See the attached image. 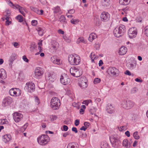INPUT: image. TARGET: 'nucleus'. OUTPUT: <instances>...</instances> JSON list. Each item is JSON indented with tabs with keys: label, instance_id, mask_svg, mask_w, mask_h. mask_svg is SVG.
<instances>
[{
	"label": "nucleus",
	"instance_id": "nucleus-51",
	"mask_svg": "<svg viewBox=\"0 0 148 148\" xmlns=\"http://www.w3.org/2000/svg\"><path fill=\"white\" fill-rule=\"evenodd\" d=\"M33 26H36L37 24V21L36 20H32L31 22Z\"/></svg>",
	"mask_w": 148,
	"mask_h": 148
},
{
	"label": "nucleus",
	"instance_id": "nucleus-3",
	"mask_svg": "<svg viewBox=\"0 0 148 148\" xmlns=\"http://www.w3.org/2000/svg\"><path fill=\"white\" fill-rule=\"evenodd\" d=\"M70 72L73 76L77 77L81 76L83 73L82 70L78 67L73 66L71 68Z\"/></svg>",
	"mask_w": 148,
	"mask_h": 148
},
{
	"label": "nucleus",
	"instance_id": "nucleus-29",
	"mask_svg": "<svg viewBox=\"0 0 148 148\" xmlns=\"http://www.w3.org/2000/svg\"><path fill=\"white\" fill-rule=\"evenodd\" d=\"M51 43L52 47L53 48L54 50H56L58 47V43L55 40L52 41Z\"/></svg>",
	"mask_w": 148,
	"mask_h": 148
},
{
	"label": "nucleus",
	"instance_id": "nucleus-14",
	"mask_svg": "<svg viewBox=\"0 0 148 148\" xmlns=\"http://www.w3.org/2000/svg\"><path fill=\"white\" fill-rule=\"evenodd\" d=\"M100 17L102 21L106 22L109 20L110 15L108 12H103L101 14Z\"/></svg>",
	"mask_w": 148,
	"mask_h": 148
},
{
	"label": "nucleus",
	"instance_id": "nucleus-38",
	"mask_svg": "<svg viewBox=\"0 0 148 148\" xmlns=\"http://www.w3.org/2000/svg\"><path fill=\"white\" fill-rule=\"evenodd\" d=\"M53 63L60 65L62 64V62L60 60L57 56L56 59L55 60Z\"/></svg>",
	"mask_w": 148,
	"mask_h": 148
},
{
	"label": "nucleus",
	"instance_id": "nucleus-17",
	"mask_svg": "<svg viewBox=\"0 0 148 148\" xmlns=\"http://www.w3.org/2000/svg\"><path fill=\"white\" fill-rule=\"evenodd\" d=\"M108 72L109 75H116V74H118L119 73L118 69L114 67H110Z\"/></svg>",
	"mask_w": 148,
	"mask_h": 148
},
{
	"label": "nucleus",
	"instance_id": "nucleus-32",
	"mask_svg": "<svg viewBox=\"0 0 148 148\" xmlns=\"http://www.w3.org/2000/svg\"><path fill=\"white\" fill-rule=\"evenodd\" d=\"M90 56L92 62L94 61V60H96L98 58V56L96 55L94 53H91Z\"/></svg>",
	"mask_w": 148,
	"mask_h": 148
},
{
	"label": "nucleus",
	"instance_id": "nucleus-23",
	"mask_svg": "<svg viewBox=\"0 0 148 148\" xmlns=\"http://www.w3.org/2000/svg\"><path fill=\"white\" fill-rule=\"evenodd\" d=\"M11 139V137L10 134L5 135L3 136V140L5 143L9 142Z\"/></svg>",
	"mask_w": 148,
	"mask_h": 148
},
{
	"label": "nucleus",
	"instance_id": "nucleus-24",
	"mask_svg": "<svg viewBox=\"0 0 148 148\" xmlns=\"http://www.w3.org/2000/svg\"><path fill=\"white\" fill-rule=\"evenodd\" d=\"M127 51V49L124 46H123L121 47L119 51V53L120 55H123L125 54Z\"/></svg>",
	"mask_w": 148,
	"mask_h": 148
},
{
	"label": "nucleus",
	"instance_id": "nucleus-54",
	"mask_svg": "<svg viewBox=\"0 0 148 148\" xmlns=\"http://www.w3.org/2000/svg\"><path fill=\"white\" fill-rule=\"evenodd\" d=\"M75 12V10L73 9H72L68 11V13L70 14H73Z\"/></svg>",
	"mask_w": 148,
	"mask_h": 148
},
{
	"label": "nucleus",
	"instance_id": "nucleus-15",
	"mask_svg": "<svg viewBox=\"0 0 148 148\" xmlns=\"http://www.w3.org/2000/svg\"><path fill=\"white\" fill-rule=\"evenodd\" d=\"M60 81L62 84L66 85L70 83V79L66 75H64L61 76Z\"/></svg>",
	"mask_w": 148,
	"mask_h": 148
},
{
	"label": "nucleus",
	"instance_id": "nucleus-1",
	"mask_svg": "<svg viewBox=\"0 0 148 148\" xmlns=\"http://www.w3.org/2000/svg\"><path fill=\"white\" fill-rule=\"evenodd\" d=\"M6 1L10 6L14 9H18L19 12L25 16V14L24 11L26 12H27V10L25 7H21L16 4H14L10 0H6Z\"/></svg>",
	"mask_w": 148,
	"mask_h": 148
},
{
	"label": "nucleus",
	"instance_id": "nucleus-13",
	"mask_svg": "<svg viewBox=\"0 0 148 148\" xmlns=\"http://www.w3.org/2000/svg\"><path fill=\"white\" fill-rule=\"evenodd\" d=\"M26 89L29 92H32L35 90V85L32 82H29L26 84L25 87Z\"/></svg>",
	"mask_w": 148,
	"mask_h": 148
},
{
	"label": "nucleus",
	"instance_id": "nucleus-2",
	"mask_svg": "<svg viewBox=\"0 0 148 148\" xmlns=\"http://www.w3.org/2000/svg\"><path fill=\"white\" fill-rule=\"evenodd\" d=\"M68 60L70 64L73 65H77L80 64L81 62L80 58L79 56L73 54L69 56Z\"/></svg>",
	"mask_w": 148,
	"mask_h": 148
},
{
	"label": "nucleus",
	"instance_id": "nucleus-55",
	"mask_svg": "<svg viewBox=\"0 0 148 148\" xmlns=\"http://www.w3.org/2000/svg\"><path fill=\"white\" fill-rule=\"evenodd\" d=\"M56 56H54L51 57V61L53 63L55 61V60L56 59Z\"/></svg>",
	"mask_w": 148,
	"mask_h": 148
},
{
	"label": "nucleus",
	"instance_id": "nucleus-53",
	"mask_svg": "<svg viewBox=\"0 0 148 148\" xmlns=\"http://www.w3.org/2000/svg\"><path fill=\"white\" fill-rule=\"evenodd\" d=\"M13 45L16 48H18L19 47V44L17 42H14L13 43Z\"/></svg>",
	"mask_w": 148,
	"mask_h": 148
},
{
	"label": "nucleus",
	"instance_id": "nucleus-41",
	"mask_svg": "<svg viewBox=\"0 0 148 148\" xmlns=\"http://www.w3.org/2000/svg\"><path fill=\"white\" fill-rule=\"evenodd\" d=\"M8 122L6 119H0V124L2 125L7 124Z\"/></svg>",
	"mask_w": 148,
	"mask_h": 148
},
{
	"label": "nucleus",
	"instance_id": "nucleus-10",
	"mask_svg": "<svg viewBox=\"0 0 148 148\" xmlns=\"http://www.w3.org/2000/svg\"><path fill=\"white\" fill-rule=\"evenodd\" d=\"M128 34L130 38H135L137 34L136 28L134 27L130 28L128 31Z\"/></svg>",
	"mask_w": 148,
	"mask_h": 148
},
{
	"label": "nucleus",
	"instance_id": "nucleus-62",
	"mask_svg": "<svg viewBox=\"0 0 148 148\" xmlns=\"http://www.w3.org/2000/svg\"><path fill=\"white\" fill-rule=\"evenodd\" d=\"M125 75H127L129 76H130L131 75V72L128 70H127L125 72Z\"/></svg>",
	"mask_w": 148,
	"mask_h": 148
},
{
	"label": "nucleus",
	"instance_id": "nucleus-61",
	"mask_svg": "<svg viewBox=\"0 0 148 148\" xmlns=\"http://www.w3.org/2000/svg\"><path fill=\"white\" fill-rule=\"evenodd\" d=\"M142 18L140 17H137L136 18L137 22H141L142 21Z\"/></svg>",
	"mask_w": 148,
	"mask_h": 148
},
{
	"label": "nucleus",
	"instance_id": "nucleus-48",
	"mask_svg": "<svg viewBox=\"0 0 148 148\" xmlns=\"http://www.w3.org/2000/svg\"><path fill=\"white\" fill-rule=\"evenodd\" d=\"M50 118L51 121H53L57 119V116L56 115H51L50 116Z\"/></svg>",
	"mask_w": 148,
	"mask_h": 148
},
{
	"label": "nucleus",
	"instance_id": "nucleus-56",
	"mask_svg": "<svg viewBox=\"0 0 148 148\" xmlns=\"http://www.w3.org/2000/svg\"><path fill=\"white\" fill-rule=\"evenodd\" d=\"M96 101L97 103V106H99V104L98 103H100L101 102L100 104L101 103V100L100 98H97L95 100Z\"/></svg>",
	"mask_w": 148,
	"mask_h": 148
},
{
	"label": "nucleus",
	"instance_id": "nucleus-57",
	"mask_svg": "<svg viewBox=\"0 0 148 148\" xmlns=\"http://www.w3.org/2000/svg\"><path fill=\"white\" fill-rule=\"evenodd\" d=\"M79 123V119H76L75 121V125L76 126H77Z\"/></svg>",
	"mask_w": 148,
	"mask_h": 148
},
{
	"label": "nucleus",
	"instance_id": "nucleus-27",
	"mask_svg": "<svg viewBox=\"0 0 148 148\" xmlns=\"http://www.w3.org/2000/svg\"><path fill=\"white\" fill-rule=\"evenodd\" d=\"M131 0H119V4L121 5H126L129 4Z\"/></svg>",
	"mask_w": 148,
	"mask_h": 148
},
{
	"label": "nucleus",
	"instance_id": "nucleus-16",
	"mask_svg": "<svg viewBox=\"0 0 148 148\" xmlns=\"http://www.w3.org/2000/svg\"><path fill=\"white\" fill-rule=\"evenodd\" d=\"M13 119L16 122H18L22 119L23 115L20 113L16 112L13 114Z\"/></svg>",
	"mask_w": 148,
	"mask_h": 148
},
{
	"label": "nucleus",
	"instance_id": "nucleus-34",
	"mask_svg": "<svg viewBox=\"0 0 148 148\" xmlns=\"http://www.w3.org/2000/svg\"><path fill=\"white\" fill-rule=\"evenodd\" d=\"M101 148H109L108 143L105 141L102 142L101 143Z\"/></svg>",
	"mask_w": 148,
	"mask_h": 148
},
{
	"label": "nucleus",
	"instance_id": "nucleus-4",
	"mask_svg": "<svg viewBox=\"0 0 148 148\" xmlns=\"http://www.w3.org/2000/svg\"><path fill=\"white\" fill-rule=\"evenodd\" d=\"M49 138L47 135H42L39 136L37 138L38 143L41 145H45L49 141Z\"/></svg>",
	"mask_w": 148,
	"mask_h": 148
},
{
	"label": "nucleus",
	"instance_id": "nucleus-25",
	"mask_svg": "<svg viewBox=\"0 0 148 148\" xmlns=\"http://www.w3.org/2000/svg\"><path fill=\"white\" fill-rule=\"evenodd\" d=\"M110 4V0H101V4L104 8L109 6Z\"/></svg>",
	"mask_w": 148,
	"mask_h": 148
},
{
	"label": "nucleus",
	"instance_id": "nucleus-52",
	"mask_svg": "<svg viewBox=\"0 0 148 148\" xmlns=\"http://www.w3.org/2000/svg\"><path fill=\"white\" fill-rule=\"evenodd\" d=\"M35 101L37 105L38 104L40 103V101L39 99L37 97H35Z\"/></svg>",
	"mask_w": 148,
	"mask_h": 148
},
{
	"label": "nucleus",
	"instance_id": "nucleus-20",
	"mask_svg": "<svg viewBox=\"0 0 148 148\" xmlns=\"http://www.w3.org/2000/svg\"><path fill=\"white\" fill-rule=\"evenodd\" d=\"M12 102V99L11 97H7L5 98L2 102L3 106H6L10 105Z\"/></svg>",
	"mask_w": 148,
	"mask_h": 148
},
{
	"label": "nucleus",
	"instance_id": "nucleus-64",
	"mask_svg": "<svg viewBox=\"0 0 148 148\" xmlns=\"http://www.w3.org/2000/svg\"><path fill=\"white\" fill-rule=\"evenodd\" d=\"M63 127V130H64V131H67L68 129V127L66 125H64Z\"/></svg>",
	"mask_w": 148,
	"mask_h": 148
},
{
	"label": "nucleus",
	"instance_id": "nucleus-28",
	"mask_svg": "<svg viewBox=\"0 0 148 148\" xmlns=\"http://www.w3.org/2000/svg\"><path fill=\"white\" fill-rule=\"evenodd\" d=\"M97 37V35L96 34L94 33H92L89 35L88 38V40L90 42H92Z\"/></svg>",
	"mask_w": 148,
	"mask_h": 148
},
{
	"label": "nucleus",
	"instance_id": "nucleus-39",
	"mask_svg": "<svg viewBox=\"0 0 148 148\" xmlns=\"http://www.w3.org/2000/svg\"><path fill=\"white\" fill-rule=\"evenodd\" d=\"M16 19L18 20V22H22L23 21V17L21 15H18L16 17Z\"/></svg>",
	"mask_w": 148,
	"mask_h": 148
},
{
	"label": "nucleus",
	"instance_id": "nucleus-63",
	"mask_svg": "<svg viewBox=\"0 0 148 148\" xmlns=\"http://www.w3.org/2000/svg\"><path fill=\"white\" fill-rule=\"evenodd\" d=\"M58 33L59 34H63L64 33V32L61 29H59L58 30Z\"/></svg>",
	"mask_w": 148,
	"mask_h": 148
},
{
	"label": "nucleus",
	"instance_id": "nucleus-58",
	"mask_svg": "<svg viewBox=\"0 0 148 148\" xmlns=\"http://www.w3.org/2000/svg\"><path fill=\"white\" fill-rule=\"evenodd\" d=\"M23 60L26 62H29V60L27 59L26 56H23Z\"/></svg>",
	"mask_w": 148,
	"mask_h": 148
},
{
	"label": "nucleus",
	"instance_id": "nucleus-12",
	"mask_svg": "<svg viewBox=\"0 0 148 148\" xmlns=\"http://www.w3.org/2000/svg\"><path fill=\"white\" fill-rule=\"evenodd\" d=\"M79 85L82 89L87 87L88 86V81L86 78L84 77L80 78Z\"/></svg>",
	"mask_w": 148,
	"mask_h": 148
},
{
	"label": "nucleus",
	"instance_id": "nucleus-11",
	"mask_svg": "<svg viewBox=\"0 0 148 148\" xmlns=\"http://www.w3.org/2000/svg\"><path fill=\"white\" fill-rule=\"evenodd\" d=\"M43 73L44 71L40 67H37L34 70V77L38 78L43 75Z\"/></svg>",
	"mask_w": 148,
	"mask_h": 148
},
{
	"label": "nucleus",
	"instance_id": "nucleus-43",
	"mask_svg": "<svg viewBox=\"0 0 148 148\" xmlns=\"http://www.w3.org/2000/svg\"><path fill=\"white\" fill-rule=\"evenodd\" d=\"M38 34L41 36L43 35V31L41 28H38L37 29Z\"/></svg>",
	"mask_w": 148,
	"mask_h": 148
},
{
	"label": "nucleus",
	"instance_id": "nucleus-50",
	"mask_svg": "<svg viewBox=\"0 0 148 148\" xmlns=\"http://www.w3.org/2000/svg\"><path fill=\"white\" fill-rule=\"evenodd\" d=\"M101 81V79L99 78H96L94 79V83L95 84H96L99 83Z\"/></svg>",
	"mask_w": 148,
	"mask_h": 148
},
{
	"label": "nucleus",
	"instance_id": "nucleus-22",
	"mask_svg": "<svg viewBox=\"0 0 148 148\" xmlns=\"http://www.w3.org/2000/svg\"><path fill=\"white\" fill-rule=\"evenodd\" d=\"M46 78L50 82H53L55 80L53 74L50 73H47L46 75Z\"/></svg>",
	"mask_w": 148,
	"mask_h": 148
},
{
	"label": "nucleus",
	"instance_id": "nucleus-5",
	"mask_svg": "<svg viewBox=\"0 0 148 148\" xmlns=\"http://www.w3.org/2000/svg\"><path fill=\"white\" fill-rule=\"evenodd\" d=\"M125 26L123 25H121L119 27H116L113 31L114 36L117 37H120L122 33L125 32Z\"/></svg>",
	"mask_w": 148,
	"mask_h": 148
},
{
	"label": "nucleus",
	"instance_id": "nucleus-9",
	"mask_svg": "<svg viewBox=\"0 0 148 148\" xmlns=\"http://www.w3.org/2000/svg\"><path fill=\"white\" fill-rule=\"evenodd\" d=\"M9 93L11 96H18L21 95V91L19 88H13L10 90Z\"/></svg>",
	"mask_w": 148,
	"mask_h": 148
},
{
	"label": "nucleus",
	"instance_id": "nucleus-33",
	"mask_svg": "<svg viewBox=\"0 0 148 148\" xmlns=\"http://www.w3.org/2000/svg\"><path fill=\"white\" fill-rule=\"evenodd\" d=\"M87 41L84 40V38L83 37H80L79 38L77 42V44H79L80 42H83L85 44L86 43Z\"/></svg>",
	"mask_w": 148,
	"mask_h": 148
},
{
	"label": "nucleus",
	"instance_id": "nucleus-21",
	"mask_svg": "<svg viewBox=\"0 0 148 148\" xmlns=\"http://www.w3.org/2000/svg\"><path fill=\"white\" fill-rule=\"evenodd\" d=\"M7 75L5 70L3 69H0V78L4 79L6 78Z\"/></svg>",
	"mask_w": 148,
	"mask_h": 148
},
{
	"label": "nucleus",
	"instance_id": "nucleus-36",
	"mask_svg": "<svg viewBox=\"0 0 148 148\" xmlns=\"http://www.w3.org/2000/svg\"><path fill=\"white\" fill-rule=\"evenodd\" d=\"M122 144L123 146H125L126 148H127L128 146V140L127 139H125L123 141Z\"/></svg>",
	"mask_w": 148,
	"mask_h": 148
},
{
	"label": "nucleus",
	"instance_id": "nucleus-26",
	"mask_svg": "<svg viewBox=\"0 0 148 148\" xmlns=\"http://www.w3.org/2000/svg\"><path fill=\"white\" fill-rule=\"evenodd\" d=\"M78 144L75 142H73L69 143L67 147V148H78Z\"/></svg>",
	"mask_w": 148,
	"mask_h": 148
},
{
	"label": "nucleus",
	"instance_id": "nucleus-40",
	"mask_svg": "<svg viewBox=\"0 0 148 148\" xmlns=\"http://www.w3.org/2000/svg\"><path fill=\"white\" fill-rule=\"evenodd\" d=\"M127 65L129 68L130 69H133L135 67V65L133 63H127Z\"/></svg>",
	"mask_w": 148,
	"mask_h": 148
},
{
	"label": "nucleus",
	"instance_id": "nucleus-47",
	"mask_svg": "<svg viewBox=\"0 0 148 148\" xmlns=\"http://www.w3.org/2000/svg\"><path fill=\"white\" fill-rule=\"evenodd\" d=\"M42 41L38 43V49L40 50V52H41L42 51V50L41 48V46L42 45Z\"/></svg>",
	"mask_w": 148,
	"mask_h": 148
},
{
	"label": "nucleus",
	"instance_id": "nucleus-30",
	"mask_svg": "<svg viewBox=\"0 0 148 148\" xmlns=\"http://www.w3.org/2000/svg\"><path fill=\"white\" fill-rule=\"evenodd\" d=\"M53 12L54 13H58L60 14L62 13V12L61 11L60 9V7L58 6H57L55 7H54L53 9Z\"/></svg>",
	"mask_w": 148,
	"mask_h": 148
},
{
	"label": "nucleus",
	"instance_id": "nucleus-59",
	"mask_svg": "<svg viewBox=\"0 0 148 148\" xmlns=\"http://www.w3.org/2000/svg\"><path fill=\"white\" fill-rule=\"evenodd\" d=\"M137 90L138 89L136 88H134L132 90L131 93L133 94L135 93L136 92Z\"/></svg>",
	"mask_w": 148,
	"mask_h": 148
},
{
	"label": "nucleus",
	"instance_id": "nucleus-35",
	"mask_svg": "<svg viewBox=\"0 0 148 148\" xmlns=\"http://www.w3.org/2000/svg\"><path fill=\"white\" fill-rule=\"evenodd\" d=\"M71 23L73 24L76 25L79 22L78 19H72L70 21Z\"/></svg>",
	"mask_w": 148,
	"mask_h": 148
},
{
	"label": "nucleus",
	"instance_id": "nucleus-7",
	"mask_svg": "<svg viewBox=\"0 0 148 148\" xmlns=\"http://www.w3.org/2000/svg\"><path fill=\"white\" fill-rule=\"evenodd\" d=\"M50 103L51 108L54 110L58 109L60 105V100L56 97H53Z\"/></svg>",
	"mask_w": 148,
	"mask_h": 148
},
{
	"label": "nucleus",
	"instance_id": "nucleus-8",
	"mask_svg": "<svg viewBox=\"0 0 148 148\" xmlns=\"http://www.w3.org/2000/svg\"><path fill=\"white\" fill-rule=\"evenodd\" d=\"M110 140L112 146L117 147L121 143V141L117 136L115 135H112L110 137Z\"/></svg>",
	"mask_w": 148,
	"mask_h": 148
},
{
	"label": "nucleus",
	"instance_id": "nucleus-45",
	"mask_svg": "<svg viewBox=\"0 0 148 148\" xmlns=\"http://www.w3.org/2000/svg\"><path fill=\"white\" fill-rule=\"evenodd\" d=\"M91 102L92 101L90 100H86L83 101L82 103L87 106L89 103Z\"/></svg>",
	"mask_w": 148,
	"mask_h": 148
},
{
	"label": "nucleus",
	"instance_id": "nucleus-49",
	"mask_svg": "<svg viewBox=\"0 0 148 148\" xmlns=\"http://www.w3.org/2000/svg\"><path fill=\"white\" fill-rule=\"evenodd\" d=\"M118 129L119 131H123L126 130V127L124 126H120L118 127Z\"/></svg>",
	"mask_w": 148,
	"mask_h": 148
},
{
	"label": "nucleus",
	"instance_id": "nucleus-6",
	"mask_svg": "<svg viewBox=\"0 0 148 148\" xmlns=\"http://www.w3.org/2000/svg\"><path fill=\"white\" fill-rule=\"evenodd\" d=\"M121 106L125 109L132 108L134 105V102L129 100H123L121 101Z\"/></svg>",
	"mask_w": 148,
	"mask_h": 148
},
{
	"label": "nucleus",
	"instance_id": "nucleus-44",
	"mask_svg": "<svg viewBox=\"0 0 148 148\" xmlns=\"http://www.w3.org/2000/svg\"><path fill=\"white\" fill-rule=\"evenodd\" d=\"M63 37L64 40L68 42H70L71 41V40L69 37L66 36L65 35L63 36Z\"/></svg>",
	"mask_w": 148,
	"mask_h": 148
},
{
	"label": "nucleus",
	"instance_id": "nucleus-18",
	"mask_svg": "<svg viewBox=\"0 0 148 148\" xmlns=\"http://www.w3.org/2000/svg\"><path fill=\"white\" fill-rule=\"evenodd\" d=\"M17 58V55L15 53H12L10 56L8 60V63L10 67H12V64L14 61Z\"/></svg>",
	"mask_w": 148,
	"mask_h": 148
},
{
	"label": "nucleus",
	"instance_id": "nucleus-31",
	"mask_svg": "<svg viewBox=\"0 0 148 148\" xmlns=\"http://www.w3.org/2000/svg\"><path fill=\"white\" fill-rule=\"evenodd\" d=\"M59 21L60 23L63 24H66L67 23V21L66 19L63 15H61L59 19Z\"/></svg>",
	"mask_w": 148,
	"mask_h": 148
},
{
	"label": "nucleus",
	"instance_id": "nucleus-37",
	"mask_svg": "<svg viewBox=\"0 0 148 148\" xmlns=\"http://www.w3.org/2000/svg\"><path fill=\"white\" fill-rule=\"evenodd\" d=\"M133 135L135 139L138 140L140 138V136L138 134V132L136 131L134 132Z\"/></svg>",
	"mask_w": 148,
	"mask_h": 148
},
{
	"label": "nucleus",
	"instance_id": "nucleus-46",
	"mask_svg": "<svg viewBox=\"0 0 148 148\" xmlns=\"http://www.w3.org/2000/svg\"><path fill=\"white\" fill-rule=\"evenodd\" d=\"M144 33L146 36L148 37V25L146 26L144 29Z\"/></svg>",
	"mask_w": 148,
	"mask_h": 148
},
{
	"label": "nucleus",
	"instance_id": "nucleus-60",
	"mask_svg": "<svg viewBox=\"0 0 148 148\" xmlns=\"http://www.w3.org/2000/svg\"><path fill=\"white\" fill-rule=\"evenodd\" d=\"M84 126L85 127H86L87 128V127H88L90 125V124L89 122H85L84 123Z\"/></svg>",
	"mask_w": 148,
	"mask_h": 148
},
{
	"label": "nucleus",
	"instance_id": "nucleus-42",
	"mask_svg": "<svg viewBox=\"0 0 148 148\" xmlns=\"http://www.w3.org/2000/svg\"><path fill=\"white\" fill-rule=\"evenodd\" d=\"M30 8L31 10L34 11L37 14L38 13V10L37 8L33 6H31L30 7Z\"/></svg>",
	"mask_w": 148,
	"mask_h": 148
},
{
	"label": "nucleus",
	"instance_id": "nucleus-19",
	"mask_svg": "<svg viewBox=\"0 0 148 148\" xmlns=\"http://www.w3.org/2000/svg\"><path fill=\"white\" fill-rule=\"evenodd\" d=\"M106 109L107 112L109 114H112L115 111V108L112 105L108 104L107 105Z\"/></svg>",
	"mask_w": 148,
	"mask_h": 148
}]
</instances>
